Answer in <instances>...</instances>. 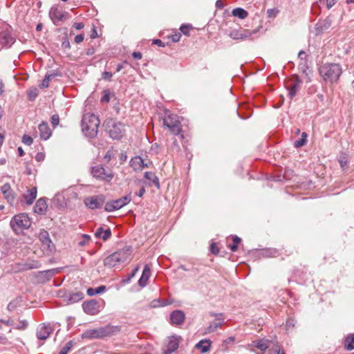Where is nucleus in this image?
Masks as SVG:
<instances>
[{
    "instance_id": "5",
    "label": "nucleus",
    "mask_w": 354,
    "mask_h": 354,
    "mask_svg": "<svg viewBox=\"0 0 354 354\" xmlns=\"http://www.w3.org/2000/svg\"><path fill=\"white\" fill-rule=\"evenodd\" d=\"M106 131L111 138L115 140L121 139L125 133L124 124L120 122L109 120L105 123Z\"/></svg>"
},
{
    "instance_id": "20",
    "label": "nucleus",
    "mask_w": 354,
    "mask_h": 354,
    "mask_svg": "<svg viewBox=\"0 0 354 354\" xmlns=\"http://www.w3.org/2000/svg\"><path fill=\"white\" fill-rule=\"evenodd\" d=\"M130 165L135 171H141L145 167H149L148 163H145L140 156L133 158L130 161Z\"/></svg>"
},
{
    "instance_id": "1",
    "label": "nucleus",
    "mask_w": 354,
    "mask_h": 354,
    "mask_svg": "<svg viewBox=\"0 0 354 354\" xmlns=\"http://www.w3.org/2000/svg\"><path fill=\"white\" fill-rule=\"evenodd\" d=\"M100 120L97 115L93 113H85L82 120V131L83 133L89 138H94L98 132Z\"/></svg>"
},
{
    "instance_id": "56",
    "label": "nucleus",
    "mask_w": 354,
    "mask_h": 354,
    "mask_svg": "<svg viewBox=\"0 0 354 354\" xmlns=\"http://www.w3.org/2000/svg\"><path fill=\"white\" fill-rule=\"evenodd\" d=\"M153 44H156L159 46H162V47L165 46L164 43L160 39L153 40Z\"/></svg>"
},
{
    "instance_id": "19",
    "label": "nucleus",
    "mask_w": 354,
    "mask_h": 354,
    "mask_svg": "<svg viewBox=\"0 0 354 354\" xmlns=\"http://www.w3.org/2000/svg\"><path fill=\"white\" fill-rule=\"evenodd\" d=\"M38 129L41 139L46 140L51 136L52 131L47 122H42L41 124H39Z\"/></svg>"
},
{
    "instance_id": "52",
    "label": "nucleus",
    "mask_w": 354,
    "mask_h": 354,
    "mask_svg": "<svg viewBox=\"0 0 354 354\" xmlns=\"http://www.w3.org/2000/svg\"><path fill=\"white\" fill-rule=\"evenodd\" d=\"M338 0H326V6L328 9L331 8Z\"/></svg>"
},
{
    "instance_id": "13",
    "label": "nucleus",
    "mask_w": 354,
    "mask_h": 354,
    "mask_svg": "<svg viewBox=\"0 0 354 354\" xmlns=\"http://www.w3.org/2000/svg\"><path fill=\"white\" fill-rule=\"evenodd\" d=\"M84 311L91 315H97L100 312V306L95 300L85 301L82 304Z\"/></svg>"
},
{
    "instance_id": "9",
    "label": "nucleus",
    "mask_w": 354,
    "mask_h": 354,
    "mask_svg": "<svg viewBox=\"0 0 354 354\" xmlns=\"http://www.w3.org/2000/svg\"><path fill=\"white\" fill-rule=\"evenodd\" d=\"M104 201L105 197L102 194L87 197L84 201L85 205L91 209L101 208Z\"/></svg>"
},
{
    "instance_id": "3",
    "label": "nucleus",
    "mask_w": 354,
    "mask_h": 354,
    "mask_svg": "<svg viewBox=\"0 0 354 354\" xmlns=\"http://www.w3.org/2000/svg\"><path fill=\"white\" fill-rule=\"evenodd\" d=\"M10 225L14 232L19 234L30 227L31 221L27 214L21 213L12 218Z\"/></svg>"
},
{
    "instance_id": "49",
    "label": "nucleus",
    "mask_w": 354,
    "mask_h": 354,
    "mask_svg": "<svg viewBox=\"0 0 354 354\" xmlns=\"http://www.w3.org/2000/svg\"><path fill=\"white\" fill-rule=\"evenodd\" d=\"M210 250L214 254H217L219 252L218 248L215 243H212L210 245Z\"/></svg>"
},
{
    "instance_id": "41",
    "label": "nucleus",
    "mask_w": 354,
    "mask_h": 354,
    "mask_svg": "<svg viewBox=\"0 0 354 354\" xmlns=\"http://www.w3.org/2000/svg\"><path fill=\"white\" fill-rule=\"evenodd\" d=\"M110 102V92L109 90H105L103 92V96L101 98V102L108 103Z\"/></svg>"
},
{
    "instance_id": "61",
    "label": "nucleus",
    "mask_w": 354,
    "mask_h": 354,
    "mask_svg": "<svg viewBox=\"0 0 354 354\" xmlns=\"http://www.w3.org/2000/svg\"><path fill=\"white\" fill-rule=\"evenodd\" d=\"M145 189L144 188H141L138 192H137V196H138L139 197H142L143 196V194H145Z\"/></svg>"
},
{
    "instance_id": "34",
    "label": "nucleus",
    "mask_w": 354,
    "mask_h": 354,
    "mask_svg": "<svg viewBox=\"0 0 354 354\" xmlns=\"http://www.w3.org/2000/svg\"><path fill=\"white\" fill-rule=\"evenodd\" d=\"M83 299V293L82 292H76L74 294H72L68 297V301L70 303H76L80 301Z\"/></svg>"
},
{
    "instance_id": "42",
    "label": "nucleus",
    "mask_w": 354,
    "mask_h": 354,
    "mask_svg": "<svg viewBox=\"0 0 354 354\" xmlns=\"http://www.w3.org/2000/svg\"><path fill=\"white\" fill-rule=\"evenodd\" d=\"M235 342V338L234 337H230L225 339L223 342V346L225 348H227L229 345L233 344Z\"/></svg>"
},
{
    "instance_id": "44",
    "label": "nucleus",
    "mask_w": 354,
    "mask_h": 354,
    "mask_svg": "<svg viewBox=\"0 0 354 354\" xmlns=\"http://www.w3.org/2000/svg\"><path fill=\"white\" fill-rule=\"evenodd\" d=\"M50 80L49 79V76L45 75L44 80H42L41 83L40 84L39 86L41 88H46L49 86V82Z\"/></svg>"
},
{
    "instance_id": "4",
    "label": "nucleus",
    "mask_w": 354,
    "mask_h": 354,
    "mask_svg": "<svg viewBox=\"0 0 354 354\" xmlns=\"http://www.w3.org/2000/svg\"><path fill=\"white\" fill-rule=\"evenodd\" d=\"M130 256L129 250H120L107 257L104 261V264L106 267L113 268L129 261Z\"/></svg>"
},
{
    "instance_id": "15",
    "label": "nucleus",
    "mask_w": 354,
    "mask_h": 354,
    "mask_svg": "<svg viewBox=\"0 0 354 354\" xmlns=\"http://www.w3.org/2000/svg\"><path fill=\"white\" fill-rule=\"evenodd\" d=\"M301 84L302 81L299 79V77L297 75L294 76L290 80V84L288 86V94L290 98H292L294 96H295V95L299 91Z\"/></svg>"
},
{
    "instance_id": "36",
    "label": "nucleus",
    "mask_w": 354,
    "mask_h": 354,
    "mask_svg": "<svg viewBox=\"0 0 354 354\" xmlns=\"http://www.w3.org/2000/svg\"><path fill=\"white\" fill-rule=\"evenodd\" d=\"M221 324L222 323L221 322H214L211 323L207 328L206 332L209 333H212L215 331L218 328L221 327Z\"/></svg>"
},
{
    "instance_id": "6",
    "label": "nucleus",
    "mask_w": 354,
    "mask_h": 354,
    "mask_svg": "<svg viewBox=\"0 0 354 354\" xmlns=\"http://www.w3.org/2000/svg\"><path fill=\"white\" fill-rule=\"evenodd\" d=\"M131 201V195L122 196L116 200H112L106 203L104 210L108 212H111L118 210L129 203Z\"/></svg>"
},
{
    "instance_id": "39",
    "label": "nucleus",
    "mask_w": 354,
    "mask_h": 354,
    "mask_svg": "<svg viewBox=\"0 0 354 354\" xmlns=\"http://www.w3.org/2000/svg\"><path fill=\"white\" fill-rule=\"evenodd\" d=\"M38 95L37 88H32L28 91V96L30 100H34Z\"/></svg>"
},
{
    "instance_id": "54",
    "label": "nucleus",
    "mask_w": 354,
    "mask_h": 354,
    "mask_svg": "<svg viewBox=\"0 0 354 354\" xmlns=\"http://www.w3.org/2000/svg\"><path fill=\"white\" fill-rule=\"evenodd\" d=\"M73 27L76 29V30H81L84 27V24L82 22H75L73 24Z\"/></svg>"
},
{
    "instance_id": "57",
    "label": "nucleus",
    "mask_w": 354,
    "mask_h": 354,
    "mask_svg": "<svg viewBox=\"0 0 354 354\" xmlns=\"http://www.w3.org/2000/svg\"><path fill=\"white\" fill-rule=\"evenodd\" d=\"M46 272L48 274L50 277L55 275L56 273H57V270L55 269L48 270H46Z\"/></svg>"
},
{
    "instance_id": "38",
    "label": "nucleus",
    "mask_w": 354,
    "mask_h": 354,
    "mask_svg": "<svg viewBox=\"0 0 354 354\" xmlns=\"http://www.w3.org/2000/svg\"><path fill=\"white\" fill-rule=\"evenodd\" d=\"M73 346V341H69L62 348L59 354H67Z\"/></svg>"
},
{
    "instance_id": "31",
    "label": "nucleus",
    "mask_w": 354,
    "mask_h": 354,
    "mask_svg": "<svg viewBox=\"0 0 354 354\" xmlns=\"http://www.w3.org/2000/svg\"><path fill=\"white\" fill-rule=\"evenodd\" d=\"M106 287L104 286H100L96 288H89L87 289V294L89 296H94L97 294L102 293L105 291Z\"/></svg>"
},
{
    "instance_id": "51",
    "label": "nucleus",
    "mask_w": 354,
    "mask_h": 354,
    "mask_svg": "<svg viewBox=\"0 0 354 354\" xmlns=\"http://www.w3.org/2000/svg\"><path fill=\"white\" fill-rule=\"evenodd\" d=\"M84 36L83 34H80L75 36V42L76 44H80L84 40Z\"/></svg>"
},
{
    "instance_id": "60",
    "label": "nucleus",
    "mask_w": 354,
    "mask_h": 354,
    "mask_svg": "<svg viewBox=\"0 0 354 354\" xmlns=\"http://www.w3.org/2000/svg\"><path fill=\"white\" fill-rule=\"evenodd\" d=\"M232 240L234 243L238 245V243L241 241V239L238 237L237 236H234L232 237Z\"/></svg>"
},
{
    "instance_id": "35",
    "label": "nucleus",
    "mask_w": 354,
    "mask_h": 354,
    "mask_svg": "<svg viewBox=\"0 0 354 354\" xmlns=\"http://www.w3.org/2000/svg\"><path fill=\"white\" fill-rule=\"evenodd\" d=\"M348 155L345 153H342L339 158V162L342 168H344L348 163Z\"/></svg>"
},
{
    "instance_id": "14",
    "label": "nucleus",
    "mask_w": 354,
    "mask_h": 354,
    "mask_svg": "<svg viewBox=\"0 0 354 354\" xmlns=\"http://www.w3.org/2000/svg\"><path fill=\"white\" fill-rule=\"evenodd\" d=\"M15 41L8 28L0 32V44L6 48H10Z\"/></svg>"
},
{
    "instance_id": "63",
    "label": "nucleus",
    "mask_w": 354,
    "mask_h": 354,
    "mask_svg": "<svg viewBox=\"0 0 354 354\" xmlns=\"http://www.w3.org/2000/svg\"><path fill=\"white\" fill-rule=\"evenodd\" d=\"M180 35H176L172 37V41L174 42L178 41L180 39Z\"/></svg>"
},
{
    "instance_id": "46",
    "label": "nucleus",
    "mask_w": 354,
    "mask_h": 354,
    "mask_svg": "<svg viewBox=\"0 0 354 354\" xmlns=\"http://www.w3.org/2000/svg\"><path fill=\"white\" fill-rule=\"evenodd\" d=\"M262 254L263 256L268 257H274L277 254V251L272 250H263Z\"/></svg>"
},
{
    "instance_id": "64",
    "label": "nucleus",
    "mask_w": 354,
    "mask_h": 354,
    "mask_svg": "<svg viewBox=\"0 0 354 354\" xmlns=\"http://www.w3.org/2000/svg\"><path fill=\"white\" fill-rule=\"evenodd\" d=\"M230 248L232 252H235L237 250V245L235 243H233L232 245H230Z\"/></svg>"
},
{
    "instance_id": "8",
    "label": "nucleus",
    "mask_w": 354,
    "mask_h": 354,
    "mask_svg": "<svg viewBox=\"0 0 354 354\" xmlns=\"http://www.w3.org/2000/svg\"><path fill=\"white\" fill-rule=\"evenodd\" d=\"M91 174L95 178L102 181L109 182L113 178V173L109 171H106L101 165L93 167L91 169Z\"/></svg>"
},
{
    "instance_id": "24",
    "label": "nucleus",
    "mask_w": 354,
    "mask_h": 354,
    "mask_svg": "<svg viewBox=\"0 0 354 354\" xmlns=\"http://www.w3.org/2000/svg\"><path fill=\"white\" fill-rule=\"evenodd\" d=\"M95 236L97 239H101L103 241L108 240L111 236V231L109 227H107L106 229H104L103 227H98L96 230V232L95 233Z\"/></svg>"
},
{
    "instance_id": "37",
    "label": "nucleus",
    "mask_w": 354,
    "mask_h": 354,
    "mask_svg": "<svg viewBox=\"0 0 354 354\" xmlns=\"http://www.w3.org/2000/svg\"><path fill=\"white\" fill-rule=\"evenodd\" d=\"M139 269H140V266H137L133 270L131 273L126 279H122V283H129L131 281V279L135 277V275L136 274V273L138 272Z\"/></svg>"
},
{
    "instance_id": "53",
    "label": "nucleus",
    "mask_w": 354,
    "mask_h": 354,
    "mask_svg": "<svg viewBox=\"0 0 354 354\" xmlns=\"http://www.w3.org/2000/svg\"><path fill=\"white\" fill-rule=\"evenodd\" d=\"M112 76H113L112 73L110 72H107V71L104 72L102 74L103 79L107 80H110L111 78L112 77Z\"/></svg>"
},
{
    "instance_id": "62",
    "label": "nucleus",
    "mask_w": 354,
    "mask_h": 354,
    "mask_svg": "<svg viewBox=\"0 0 354 354\" xmlns=\"http://www.w3.org/2000/svg\"><path fill=\"white\" fill-rule=\"evenodd\" d=\"M15 308V305L14 304L13 302H10L9 304L8 305V309L9 310H14Z\"/></svg>"
},
{
    "instance_id": "30",
    "label": "nucleus",
    "mask_w": 354,
    "mask_h": 354,
    "mask_svg": "<svg viewBox=\"0 0 354 354\" xmlns=\"http://www.w3.org/2000/svg\"><path fill=\"white\" fill-rule=\"evenodd\" d=\"M39 237L40 241H41L44 244L47 245L48 247L50 244L52 243V241L49 237V234L46 230H42L40 232Z\"/></svg>"
},
{
    "instance_id": "21",
    "label": "nucleus",
    "mask_w": 354,
    "mask_h": 354,
    "mask_svg": "<svg viewBox=\"0 0 354 354\" xmlns=\"http://www.w3.org/2000/svg\"><path fill=\"white\" fill-rule=\"evenodd\" d=\"M150 268L148 264H146L142 270V275L138 280V285L140 287L144 288L147 286L150 277Z\"/></svg>"
},
{
    "instance_id": "12",
    "label": "nucleus",
    "mask_w": 354,
    "mask_h": 354,
    "mask_svg": "<svg viewBox=\"0 0 354 354\" xmlns=\"http://www.w3.org/2000/svg\"><path fill=\"white\" fill-rule=\"evenodd\" d=\"M257 30H250L246 29L233 30L230 33V37L233 39H245L257 32Z\"/></svg>"
},
{
    "instance_id": "45",
    "label": "nucleus",
    "mask_w": 354,
    "mask_h": 354,
    "mask_svg": "<svg viewBox=\"0 0 354 354\" xmlns=\"http://www.w3.org/2000/svg\"><path fill=\"white\" fill-rule=\"evenodd\" d=\"M59 122V117L58 115L55 114L51 116V123L53 128H55Z\"/></svg>"
},
{
    "instance_id": "28",
    "label": "nucleus",
    "mask_w": 354,
    "mask_h": 354,
    "mask_svg": "<svg viewBox=\"0 0 354 354\" xmlns=\"http://www.w3.org/2000/svg\"><path fill=\"white\" fill-rule=\"evenodd\" d=\"M254 345L257 348L264 351L269 347L270 342L267 339H262L254 342Z\"/></svg>"
},
{
    "instance_id": "27",
    "label": "nucleus",
    "mask_w": 354,
    "mask_h": 354,
    "mask_svg": "<svg viewBox=\"0 0 354 354\" xmlns=\"http://www.w3.org/2000/svg\"><path fill=\"white\" fill-rule=\"evenodd\" d=\"M344 347L347 351L354 350V333L350 334L344 339Z\"/></svg>"
},
{
    "instance_id": "33",
    "label": "nucleus",
    "mask_w": 354,
    "mask_h": 354,
    "mask_svg": "<svg viewBox=\"0 0 354 354\" xmlns=\"http://www.w3.org/2000/svg\"><path fill=\"white\" fill-rule=\"evenodd\" d=\"M144 176L146 179L152 181L154 185L158 186V185H159L158 179L153 173L149 172V171H146L144 174Z\"/></svg>"
},
{
    "instance_id": "50",
    "label": "nucleus",
    "mask_w": 354,
    "mask_h": 354,
    "mask_svg": "<svg viewBox=\"0 0 354 354\" xmlns=\"http://www.w3.org/2000/svg\"><path fill=\"white\" fill-rule=\"evenodd\" d=\"M190 26L189 25H182L180 30L185 35H188Z\"/></svg>"
},
{
    "instance_id": "48",
    "label": "nucleus",
    "mask_w": 354,
    "mask_h": 354,
    "mask_svg": "<svg viewBox=\"0 0 354 354\" xmlns=\"http://www.w3.org/2000/svg\"><path fill=\"white\" fill-rule=\"evenodd\" d=\"M45 159V154L43 152H38L35 156L37 162H42Z\"/></svg>"
},
{
    "instance_id": "25",
    "label": "nucleus",
    "mask_w": 354,
    "mask_h": 354,
    "mask_svg": "<svg viewBox=\"0 0 354 354\" xmlns=\"http://www.w3.org/2000/svg\"><path fill=\"white\" fill-rule=\"evenodd\" d=\"M37 188L35 187L28 189L26 194H24V198L26 200L27 205H32L37 197Z\"/></svg>"
},
{
    "instance_id": "18",
    "label": "nucleus",
    "mask_w": 354,
    "mask_h": 354,
    "mask_svg": "<svg viewBox=\"0 0 354 354\" xmlns=\"http://www.w3.org/2000/svg\"><path fill=\"white\" fill-rule=\"evenodd\" d=\"M185 313L180 310L173 311L170 315V322L172 325L178 326L184 322Z\"/></svg>"
},
{
    "instance_id": "43",
    "label": "nucleus",
    "mask_w": 354,
    "mask_h": 354,
    "mask_svg": "<svg viewBox=\"0 0 354 354\" xmlns=\"http://www.w3.org/2000/svg\"><path fill=\"white\" fill-rule=\"evenodd\" d=\"M90 240H91V237L89 235L82 234V241H80L79 242V245L81 246L85 245L89 243Z\"/></svg>"
},
{
    "instance_id": "22",
    "label": "nucleus",
    "mask_w": 354,
    "mask_h": 354,
    "mask_svg": "<svg viewBox=\"0 0 354 354\" xmlns=\"http://www.w3.org/2000/svg\"><path fill=\"white\" fill-rule=\"evenodd\" d=\"M1 192L7 201L10 204H13V203L15 202V196L13 194L10 185L8 183L4 184L1 187Z\"/></svg>"
},
{
    "instance_id": "16",
    "label": "nucleus",
    "mask_w": 354,
    "mask_h": 354,
    "mask_svg": "<svg viewBox=\"0 0 354 354\" xmlns=\"http://www.w3.org/2000/svg\"><path fill=\"white\" fill-rule=\"evenodd\" d=\"M105 335V329L103 328L99 329H91L84 331L82 334V339H95L101 338Z\"/></svg>"
},
{
    "instance_id": "55",
    "label": "nucleus",
    "mask_w": 354,
    "mask_h": 354,
    "mask_svg": "<svg viewBox=\"0 0 354 354\" xmlns=\"http://www.w3.org/2000/svg\"><path fill=\"white\" fill-rule=\"evenodd\" d=\"M132 56L136 59H140L142 58V54L140 52H133Z\"/></svg>"
},
{
    "instance_id": "10",
    "label": "nucleus",
    "mask_w": 354,
    "mask_h": 354,
    "mask_svg": "<svg viewBox=\"0 0 354 354\" xmlns=\"http://www.w3.org/2000/svg\"><path fill=\"white\" fill-rule=\"evenodd\" d=\"M66 14L65 12L56 6H53L49 11V17L56 26L60 25V23L64 21Z\"/></svg>"
},
{
    "instance_id": "40",
    "label": "nucleus",
    "mask_w": 354,
    "mask_h": 354,
    "mask_svg": "<svg viewBox=\"0 0 354 354\" xmlns=\"http://www.w3.org/2000/svg\"><path fill=\"white\" fill-rule=\"evenodd\" d=\"M22 142L28 146H30L33 142V139L28 135L24 134L22 137Z\"/></svg>"
},
{
    "instance_id": "29",
    "label": "nucleus",
    "mask_w": 354,
    "mask_h": 354,
    "mask_svg": "<svg viewBox=\"0 0 354 354\" xmlns=\"http://www.w3.org/2000/svg\"><path fill=\"white\" fill-rule=\"evenodd\" d=\"M232 15L234 17H237L239 19H243L248 17V13L246 10L241 8H236L232 10Z\"/></svg>"
},
{
    "instance_id": "11",
    "label": "nucleus",
    "mask_w": 354,
    "mask_h": 354,
    "mask_svg": "<svg viewBox=\"0 0 354 354\" xmlns=\"http://www.w3.org/2000/svg\"><path fill=\"white\" fill-rule=\"evenodd\" d=\"M179 346V339L177 336L168 337L162 347V354H171L174 352Z\"/></svg>"
},
{
    "instance_id": "7",
    "label": "nucleus",
    "mask_w": 354,
    "mask_h": 354,
    "mask_svg": "<svg viewBox=\"0 0 354 354\" xmlns=\"http://www.w3.org/2000/svg\"><path fill=\"white\" fill-rule=\"evenodd\" d=\"M164 125L174 135H180L181 133L180 122L178 116L174 114L167 115L163 120Z\"/></svg>"
},
{
    "instance_id": "26",
    "label": "nucleus",
    "mask_w": 354,
    "mask_h": 354,
    "mask_svg": "<svg viewBox=\"0 0 354 354\" xmlns=\"http://www.w3.org/2000/svg\"><path fill=\"white\" fill-rule=\"evenodd\" d=\"M46 201L44 198H39L37 201L34 207L35 212L37 214H44L47 209Z\"/></svg>"
},
{
    "instance_id": "17",
    "label": "nucleus",
    "mask_w": 354,
    "mask_h": 354,
    "mask_svg": "<svg viewBox=\"0 0 354 354\" xmlns=\"http://www.w3.org/2000/svg\"><path fill=\"white\" fill-rule=\"evenodd\" d=\"M53 329L50 324H42L37 328V337L39 339L45 340L49 337Z\"/></svg>"
},
{
    "instance_id": "59",
    "label": "nucleus",
    "mask_w": 354,
    "mask_h": 354,
    "mask_svg": "<svg viewBox=\"0 0 354 354\" xmlns=\"http://www.w3.org/2000/svg\"><path fill=\"white\" fill-rule=\"evenodd\" d=\"M216 8L221 9L223 8L224 4L223 3L221 0H217L216 2Z\"/></svg>"
},
{
    "instance_id": "2",
    "label": "nucleus",
    "mask_w": 354,
    "mask_h": 354,
    "mask_svg": "<svg viewBox=\"0 0 354 354\" xmlns=\"http://www.w3.org/2000/svg\"><path fill=\"white\" fill-rule=\"evenodd\" d=\"M319 74L325 81L336 82L342 73V67L338 64L325 63L319 67Z\"/></svg>"
},
{
    "instance_id": "58",
    "label": "nucleus",
    "mask_w": 354,
    "mask_h": 354,
    "mask_svg": "<svg viewBox=\"0 0 354 354\" xmlns=\"http://www.w3.org/2000/svg\"><path fill=\"white\" fill-rule=\"evenodd\" d=\"M46 75V76H49V79L51 80L53 78H54L56 76H57L58 73L55 72V71H53V72H52L50 73H47Z\"/></svg>"
},
{
    "instance_id": "47",
    "label": "nucleus",
    "mask_w": 354,
    "mask_h": 354,
    "mask_svg": "<svg viewBox=\"0 0 354 354\" xmlns=\"http://www.w3.org/2000/svg\"><path fill=\"white\" fill-rule=\"evenodd\" d=\"M295 324V320L292 318H289L286 322V329L288 330L290 328L294 327Z\"/></svg>"
},
{
    "instance_id": "32",
    "label": "nucleus",
    "mask_w": 354,
    "mask_h": 354,
    "mask_svg": "<svg viewBox=\"0 0 354 354\" xmlns=\"http://www.w3.org/2000/svg\"><path fill=\"white\" fill-rule=\"evenodd\" d=\"M306 138H307V133L305 132H303L301 133V138L295 141L294 146L296 148H299L301 147H303L304 145H305L306 144V142H307Z\"/></svg>"
},
{
    "instance_id": "23",
    "label": "nucleus",
    "mask_w": 354,
    "mask_h": 354,
    "mask_svg": "<svg viewBox=\"0 0 354 354\" xmlns=\"http://www.w3.org/2000/svg\"><path fill=\"white\" fill-rule=\"evenodd\" d=\"M212 342L210 339H204L201 340L195 345V348L201 351V353H207L211 347Z\"/></svg>"
}]
</instances>
